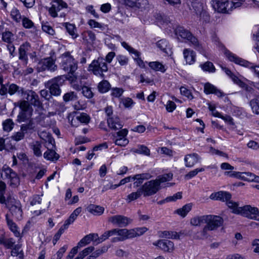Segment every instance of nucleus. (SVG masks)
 I'll return each instance as SVG.
<instances>
[{
	"mask_svg": "<svg viewBox=\"0 0 259 259\" xmlns=\"http://www.w3.org/2000/svg\"><path fill=\"white\" fill-rule=\"evenodd\" d=\"M231 196V195H210V198L225 202L226 205L232 209L233 213L259 222V210L257 207H252L249 205L239 207L238 202L233 201Z\"/></svg>",
	"mask_w": 259,
	"mask_h": 259,
	"instance_id": "obj_1",
	"label": "nucleus"
},
{
	"mask_svg": "<svg viewBox=\"0 0 259 259\" xmlns=\"http://www.w3.org/2000/svg\"><path fill=\"white\" fill-rule=\"evenodd\" d=\"M224 219L220 215L208 214L205 215V226L203 227L201 234L203 238L208 237V231H217L220 227L223 226Z\"/></svg>",
	"mask_w": 259,
	"mask_h": 259,
	"instance_id": "obj_2",
	"label": "nucleus"
},
{
	"mask_svg": "<svg viewBox=\"0 0 259 259\" xmlns=\"http://www.w3.org/2000/svg\"><path fill=\"white\" fill-rule=\"evenodd\" d=\"M60 59H61L60 67L64 71L73 74L76 71L77 68V63L69 52H65L62 54Z\"/></svg>",
	"mask_w": 259,
	"mask_h": 259,
	"instance_id": "obj_3",
	"label": "nucleus"
},
{
	"mask_svg": "<svg viewBox=\"0 0 259 259\" xmlns=\"http://www.w3.org/2000/svg\"><path fill=\"white\" fill-rule=\"evenodd\" d=\"M89 71H91L94 74L103 78L104 73L108 71V66L105 60L103 58H98L97 60L93 61L89 65Z\"/></svg>",
	"mask_w": 259,
	"mask_h": 259,
	"instance_id": "obj_4",
	"label": "nucleus"
},
{
	"mask_svg": "<svg viewBox=\"0 0 259 259\" xmlns=\"http://www.w3.org/2000/svg\"><path fill=\"white\" fill-rule=\"evenodd\" d=\"M225 54L230 61L241 66L250 68L254 72L255 75L259 78V66H253L250 62L238 57L228 50L225 51Z\"/></svg>",
	"mask_w": 259,
	"mask_h": 259,
	"instance_id": "obj_5",
	"label": "nucleus"
},
{
	"mask_svg": "<svg viewBox=\"0 0 259 259\" xmlns=\"http://www.w3.org/2000/svg\"><path fill=\"white\" fill-rule=\"evenodd\" d=\"M56 57L53 56L40 60L38 63L37 69L38 71H44L46 70L54 72L57 69V65L55 64Z\"/></svg>",
	"mask_w": 259,
	"mask_h": 259,
	"instance_id": "obj_6",
	"label": "nucleus"
},
{
	"mask_svg": "<svg viewBox=\"0 0 259 259\" xmlns=\"http://www.w3.org/2000/svg\"><path fill=\"white\" fill-rule=\"evenodd\" d=\"M64 76H58L48 82L47 84L52 95L54 96H59L60 95L61 91L60 86L64 83Z\"/></svg>",
	"mask_w": 259,
	"mask_h": 259,
	"instance_id": "obj_7",
	"label": "nucleus"
},
{
	"mask_svg": "<svg viewBox=\"0 0 259 259\" xmlns=\"http://www.w3.org/2000/svg\"><path fill=\"white\" fill-rule=\"evenodd\" d=\"M21 96L23 97L25 100L28 101L32 105L37 107L41 105L42 104L39 100V97L34 91L30 90H25L24 89V90H21Z\"/></svg>",
	"mask_w": 259,
	"mask_h": 259,
	"instance_id": "obj_8",
	"label": "nucleus"
},
{
	"mask_svg": "<svg viewBox=\"0 0 259 259\" xmlns=\"http://www.w3.org/2000/svg\"><path fill=\"white\" fill-rule=\"evenodd\" d=\"M2 177L9 179L10 185L12 187H16L19 184V178L17 174L6 165L3 167Z\"/></svg>",
	"mask_w": 259,
	"mask_h": 259,
	"instance_id": "obj_9",
	"label": "nucleus"
},
{
	"mask_svg": "<svg viewBox=\"0 0 259 259\" xmlns=\"http://www.w3.org/2000/svg\"><path fill=\"white\" fill-rule=\"evenodd\" d=\"M213 8L219 13H229L232 11L229 0H215L212 1Z\"/></svg>",
	"mask_w": 259,
	"mask_h": 259,
	"instance_id": "obj_10",
	"label": "nucleus"
},
{
	"mask_svg": "<svg viewBox=\"0 0 259 259\" xmlns=\"http://www.w3.org/2000/svg\"><path fill=\"white\" fill-rule=\"evenodd\" d=\"M31 104L25 100L21 101L19 103V107L22 110V112L18 115V121L24 122L26 119V112L28 113L29 116H31L33 111V109Z\"/></svg>",
	"mask_w": 259,
	"mask_h": 259,
	"instance_id": "obj_11",
	"label": "nucleus"
},
{
	"mask_svg": "<svg viewBox=\"0 0 259 259\" xmlns=\"http://www.w3.org/2000/svg\"><path fill=\"white\" fill-rule=\"evenodd\" d=\"M132 219L122 215H115L108 218V221L120 227H124L132 222Z\"/></svg>",
	"mask_w": 259,
	"mask_h": 259,
	"instance_id": "obj_12",
	"label": "nucleus"
},
{
	"mask_svg": "<svg viewBox=\"0 0 259 259\" xmlns=\"http://www.w3.org/2000/svg\"><path fill=\"white\" fill-rule=\"evenodd\" d=\"M67 4L63 0H52L51 7L49 9V14L54 18L58 16L57 12L63 8H67Z\"/></svg>",
	"mask_w": 259,
	"mask_h": 259,
	"instance_id": "obj_13",
	"label": "nucleus"
},
{
	"mask_svg": "<svg viewBox=\"0 0 259 259\" xmlns=\"http://www.w3.org/2000/svg\"><path fill=\"white\" fill-rule=\"evenodd\" d=\"M90 116L85 113H75L70 121L71 124L73 126H77L78 123L88 124L90 121Z\"/></svg>",
	"mask_w": 259,
	"mask_h": 259,
	"instance_id": "obj_14",
	"label": "nucleus"
},
{
	"mask_svg": "<svg viewBox=\"0 0 259 259\" xmlns=\"http://www.w3.org/2000/svg\"><path fill=\"white\" fill-rule=\"evenodd\" d=\"M159 183L156 180L146 182L142 187L143 192L148 194H155L160 189Z\"/></svg>",
	"mask_w": 259,
	"mask_h": 259,
	"instance_id": "obj_15",
	"label": "nucleus"
},
{
	"mask_svg": "<svg viewBox=\"0 0 259 259\" xmlns=\"http://www.w3.org/2000/svg\"><path fill=\"white\" fill-rule=\"evenodd\" d=\"M153 245L166 252H172L175 249L174 242L169 240H159L153 243Z\"/></svg>",
	"mask_w": 259,
	"mask_h": 259,
	"instance_id": "obj_16",
	"label": "nucleus"
},
{
	"mask_svg": "<svg viewBox=\"0 0 259 259\" xmlns=\"http://www.w3.org/2000/svg\"><path fill=\"white\" fill-rule=\"evenodd\" d=\"M122 46L126 49L130 53L133 54L135 56V60L137 62L138 65L141 68L145 67L144 61L140 57V53L134 49V48L128 45L125 42L123 41L121 43Z\"/></svg>",
	"mask_w": 259,
	"mask_h": 259,
	"instance_id": "obj_17",
	"label": "nucleus"
},
{
	"mask_svg": "<svg viewBox=\"0 0 259 259\" xmlns=\"http://www.w3.org/2000/svg\"><path fill=\"white\" fill-rule=\"evenodd\" d=\"M107 123L109 127L115 131L120 130L123 126L122 122L117 116H113L108 118Z\"/></svg>",
	"mask_w": 259,
	"mask_h": 259,
	"instance_id": "obj_18",
	"label": "nucleus"
},
{
	"mask_svg": "<svg viewBox=\"0 0 259 259\" xmlns=\"http://www.w3.org/2000/svg\"><path fill=\"white\" fill-rule=\"evenodd\" d=\"M112 231L113 236H117L112 239V242L123 241L126 240V229H113Z\"/></svg>",
	"mask_w": 259,
	"mask_h": 259,
	"instance_id": "obj_19",
	"label": "nucleus"
},
{
	"mask_svg": "<svg viewBox=\"0 0 259 259\" xmlns=\"http://www.w3.org/2000/svg\"><path fill=\"white\" fill-rule=\"evenodd\" d=\"M200 158L197 154L192 153L185 156L184 161L186 167H192L198 162Z\"/></svg>",
	"mask_w": 259,
	"mask_h": 259,
	"instance_id": "obj_20",
	"label": "nucleus"
},
{
	"mask_svg": "<svg viewBox=\"0 0 259 259\" xmlns=\"http://www.w3.org/2000/svg\"><path fill=\"white\" fill-rule=\"evenodd\" d=\"M82 43L85 45H92L96 40L95 34L91 31H84L82 33Z\"/></svg>",
	"mask_w": 259,
	"mask_h": 259,
	"instance_id": "obj_21",
	"label": "nucleus"
},
{
	"mask_svg": "<svg viewBox=\"0 0 259 259\" xmlns=\"http://www.w3.org/2000/svg\"><path fill=\"white\" fill-rule=\"evenodd\" d=\"M0 202L2 204H5L9 209L12 206L16 205V203L20 202L16 200L12 195H0Z\"/></svg>",
	"mask_w": 259,
	"mask_h": 259,
	"instance_id": "obj_22",
	"label": "nucleus"
},
{
	"mask_svg": "<svg viewBox=\"0 0 259 259\" xmlns=\"http://www.w3.org/2000/svg\"><path fill=\"white\" fill-rule=\"evenodd\" d=\"M30 48L28 43H25L21 45L19 49V59L23 61L25 63H27L28 57L27 52Z\"/></svg>",
	"mask_w": 259,
	"mask_h": 259,
	"instance_id": "obj_23",
	"label": "nucleus"
},
{
	"mask_svg": "<svg viewBox=\"0 0 259 259\" xmlns=\"http://www.w3.org/2000/svg\"><path fill=\"white\" fill-rule=\"evenodd\" d=\"M126 5L132 7L137 8H143L148 3L147 0H124Z\"/></svg>",
	"mask_w": 259,
	"mask_h": 259,
	"instance_id": "obj_24",
	"label": "nucleus"
},
{
	"mask_svg": "<svg viewBox=\"0 0 259 259\" xmlns=\"http://www.w3.org/2000/svg\"><path fill=\"white\" fill-rule=\"evenodd\" d=\"M204 91L206 94H214L219 97H222L224 95L220 90L217 89L216 87L209 82H207L204 84Z\"/></svg>",
	"mask_w": 259,
	"mask_h": 259,
	"instance_id": "obj_25",
	"label": "nucleus"
},
{
	"mask_svg": "<svg viewBox=\"0 0 259 259\" xmlns=\"http://www.w3.org/2000/svg\"><path fill=\"white\" fill-rule=\"evenodd\" d=\"M20 131L25 135L32 133L35 131V125L33 121L30 119L27 123L22 124L20 126Z\"/></svg>",
	"mask_w": 259,
	"mask_h": 259,
	"instance_id": "obj_26",
	"label": "nucleus"
},
{
	"mask_svg": "<svg viewBox=\"0 0 259 259\" xmlns=\"http://www.w3.org/2000/svg\"><path fill=\"white\" fill-rule=\"evenodd\" d=\"M82 208L80 207H79L75 209L73 212L70 214L69 218L66 220L63 225L64 228H68L69 226L72 224L74 221L76 219L77 216L79 214V213L81 212Z\"/></svg>",
	"mask_w": 259,
	"mask_h": 259,
	"instance_id": "obj_27",
	"label": "nucleus"
},
{
	"mask_svg": "<svg viewBox=\"0 0 259 259\" xmlns=\"http://www.w3.org/2000/svg\"><path fill=\"white\" fill-rule=\"evenodd\" d=\"M183 55L187 64L191 65L194 63L196 55L193 50L189 49H185L183 51Z\"/></svg>",
	"mask_w": 259,
	"mask_h": 259,
	"instance_id": "obj_28",
	"label": "nucleus"
},
{
	"mask_svg": "<svg viewBox=\"0 0 259 259\" xmlns=\"http://www.w3.org/2000/svg\"><path fill=\"white\" fill-rule=\"evenodd\" d=\"M12 215L17 220H21L22 217V210L20 202L16 203V205L12 206L9 209Z\"/></svg>",
	"mask_w": 259,
	"mask_h": 259,
	"instance_id": "obj_29",
	"label": "nucleus"
},
{
	"mask_svg": "<svg viewBox=\"0 0 259 259\" xmlns=\"http://www.w3.org/2000/svg\"><path fill=\"white\" fill-rule=\"evenodd\" d=\"M44 157L48 160L55 162L57 161L60 156L55 150L48 149L44 154Z\"/></svg>",
	"mask_w": 259,
	"mask_h": 259,
	"instance_id": "obj_30",
	"label": "nucleus"
},
{
	"mask_svg": "<svg viewBox=\"0 0 259 259\" xmlns=\"http://www.w3.org/2000/svg\"><path fill=\"white\" fill-rule=\"evenodd\" d=\"M152 177V176L149 173H143L137 174L132 177L133 180H136L135 184L138 186L142 184L144 180H149Z\"/></svg>",
	"mask_w": 259,
	"mask_h": 259,
	"instance_id": "obj_31",
	"label": "nucleus"
},
{
	"mask_svg": "<svg viewBox=\"0 0 259 259\" xmlns=\"http://www.w3.org/2000/svg\"><path fill=\"white\" fill-rule=\"evenodd\" d=\"M175 33L178 37L188 39L192 34L189 31L182 27H178L175 30Z\"/></svg>",
	"mask_w": 259,
	"mask_h": 259,
	"instance_id": "obj_32",
	"label": "nucleus"
},
{
	"mask_svg": "<svg viewBox=\"0 0 259 259\" xmlns=\"http://www.w3.org/2000/svg\"><path fill=\"white\" fill-rule=\"evenodd\" d=\"M148 65L151 69L155 71H160L164 73L166 71L164 66L161 63L158 61L150 62L148 63Z\"/></svg>",
	"mask_w": 259,
	"mask_h": 259,
	"instance_id": "obj_33",
	"label": "nucleus"
},
{
	"mask_svg": "<svg viewBox=\"0 0 259 259\" xmlns=\"http://www.w3.org/2000/svg\"><path fill=\"white\" fill-rule=\"evenodd\" d=\"M87 210L94 215H99L104 212V208L94 204H91L87 207Z\"/></svg>",
	"mask_w": 259,
	"mask_h": 259,
	"instance_id": "obj_34",
	"label": "nucleus"
},
{
	"mask_svg": "<svg viewBox=\"0 0 259 259\" xmlns=\"http://www.w3.org/2000/svg\"><path fill=\"white\" fill-rule=\"evenodd\" d=\"M189 40L193 46V47L201 53H203L204 50L201 44L199 42L198 39L194 36L192 34H191L190 37L187 39Z\"/></svg>",
	"mask_w": 259,
	"mask_h": 259,
	"instance_id": "obj_35",
	"label": "nucleus"
},
{
	"mask_svg": "<svg viewBox=\"0 0 259 259\" xmlns=\"http://www.w3.org/2000/svg\"><path fill=\"white\" fill-rule=\"evenodd\" d=\"M10 139L9 138H0V151L3 150H9L13 148L12 145L10 143Z\"/></svg>",
	"mask_w": 259,
	"mask_h": 259,
	"instance_id": "obj_36",
	"label": "nucleus"
},
{
	"mask_svg": "<svg viewBox=\"0 0 259 259\" xmlns=\"http://www.w3.org/2000/svg\"><path fill=\"white\" fill-rule=\"evenodd\" d=\"M6 220L7 224L11 231L13 232L15 236L19 237L20 232L18 230V227L16 224L14 222H13L12 220L8 218V214L6 215Z\"/></svg>",
	"mask_w": 259,
	"mask_h": 259,
	"instance_id": "obj_37",
	"label": "nucleus"
},
{
	"mask_svg": "<svg viewBox=\"0 0 259 259\" xmlns=\"http://www.w3.org/2000/svg\"><path fill=\"white\" fill-rule=\"evenodd\" d=\"M191 204H187L183 206L182 208L175 210V213H177L184 218L190 211V210L191 209Z\"/></svg>",
	"mask_w": 259,
	"mask_h": 259,
	"instance_id": "obj_38",
	"label": "nucleus"
},
{
	"mask_svg": "<svg viewBox=\"0 0 259 259\" xmlns=\"http://www.w3.org/2000/svg\"><path fill=\"white\" fill-rule=\"evenodd\" d=\"M24 90V88H21L14 83H11L8 85V94L10 95H13L17 93L20 96L21 95V90Z\"/></svg>",
	"mask_w": 259,
	"mask_h": 259,
	"instance_id": "obj_39",
	"label": "nucleus"
},
{
	"mask_svg": "<svg viewBox=\"0 0 259 259\" xmlns=\"http://www.w3.org/2000/svg\"><path fill=\"white\" fill-rule=\"evenodd\" d=\"M250 106L252 111L256 114H259V95L256 96L250 101Z\"/></svg>",
	"mask_w": 259,
	"mask_h": 259,
	"instance_id": "obj_40",
	"label": "nucleus"
},
{
	"mask_svg": "<svg viewBox=\"0 0 259 259\" xmlns=\"http://www.w3.org/2000/svg\"><path fill=\"white\" fill-rule=\"evenodd\" d=\"M14 125L13 120L10 118L6 119L2 123L3 130L6 132H11L13 129Z\"/></svg>",
	"mask_w": 259,
	"mask_h": 259,
	"instance_id": "obj_41",
	"label": "nucleus"
},
{
	"mask_svg": "<svg viewBox=\"0 0 259 259\" xmlns=\"http://www.w3.org/2000/svg\"><path fill=\"white\" fill-rule=\"evenodd\" d=\"M110 87V84L106 80H103L101 81L98 86L99 91L102 93H104L108 92Z\"/></svg>",
	"mask_w": 259,
	"mask_h": 259,
	"instance_id": "obj_42",
	"label": "nucleus"
},
{
	"mask_svg": "<svg viewBox=\"0 0 259 259\" xmlns=\"http://www.w3.org/2000/svg\"><path fill=\"white\" fill-rule=\"evenodd\" d=\"M2 40L8 44H12L15 40L13 34L10 31H5L2 33Z\"/></svg>",
	"mask_w": 259,
	"mask_h": 259,
	"instance_id": "obj_43",
	"label": "nucleus"
},
{
	"mask_svg": "<svg viewBox=\"0 0 259 259\" xmlns=\"http://www.w3.org/2000/svg\"><path fill=\"white\" fill-rule=\"evenodd\" d=\"M67 31L69 33V34L72 36V38H75L77 37L78 35L75 32L76 28L74 25L69 23H65L64 24Z\"/></svg>",
	"mask_w": 259,
	"mask_h": 259,
	"instance_id": "obj_44",
	"label": "nucleus"
},
{
	"mask_svg": "<svg viewBox=\"0 0 259 259\" xmlns=\"http://www.w3.org/2000/svg\"><path fill=\"white\" fill-rule=\"evenodd\" d=\"M21 247L20 244L15 245L11 252V255L13 256H19V259H23V252L22 250H19Z\"/></svg>",
	"mask_w": 259,
	"mask_h": 259,
	"instance_id": "obj_45",
	"label": "nucleus"
},
{
	"mask_svg": "<svg viewBox=\"0 0 259 259\" xmlns=\"http://www.w3.org/2000/svg\"><path fill=\"white\" fill-rule=\"evenodd\" d=\"M200 67L204 71L212 73L215 71V68L213 64L209 61H207L203 64H200Z\"/></svg>",
	"mask_w": 259,
	"mask_h": 259,
	"instance_id": "obj_46",
	"label": "nucleus"
},
{
	"mask_svg": "<svg viewBox=\"0 0 259 259\" xmlns=\"http://www.w3.org/2000/svg\"><path fill=\"white\" fill-rule=\"evenodd\" d=\"M205 215L200 217L193 218L191 220V224L193 226H198L201 224H205Z\"/></svg>",
	"mask_w": 259,
	"mask_h": 259,
	"instance_id": "obj_47",
	"label": "nucleus"
},
{
	"mask_svg": "<svg viewBox=\"0 0 259 259\" xmlns=\"http://www.w3.org/2000/svg\"><path fill=\"white\" fill-rule=\"evenodd\" d=\"M1 244L4 245L7 248H12L15 242L14 239L12 238H1L0 239Z\"/></svg>",
	"mask_w": 259,
	"mask_h": 259,
	"instance_id": "obj_48",
	"label": "nucleus"
},
{
	"mask_svg": "<svg viewBox=\"0 0 259 259\" xmlns=\"http://www.w3.org/2000/svg\"><path fill=\"white\" fill-rule=\"evenodd\" d=\"M172 174L171 173L164 174L162 176H159L156 179V181H157L159 183V186H160V184L169 181L172 179Z\"/></svg>",
	"mask_w": 259,
	"mask_h": 259,
	"instance_id": "obj_49",
	"label": "nucleus"
},
{
	"mask_svg": "<svg viewBox=\"0 0 259 259\" xmlns=\"http://www.w3.org/2000/svg\"><path fill=\"white\" fill-rule=\"evenodd\" d=\"M11 16L13 19L17 22H20L22 19V16L19 11L15 7L11 11Z\"/></svg>",
	"mask_w": 259,
	"mask_h": 259,
	"instance_id": "obj_50",
	"label": "nucleus"
},
{
	"mask_svg": "<svg viewBox=\"0 0 259 259\" xmlns=\"http://www.w3.org/2000/svg\"><path fill=\"white\" fill-rule=\"evenodd\" d=\"M95 248L94 246H91L80 252L77 256L80 259H83L85 256L89 255L90 253L92 252Z\"/></svg>",
	"mask_w": 259,
	"mask_h": 259,
	"instance_id": "obj_51",
	"label": "nucleus"
},
{
	"mask_svg": "<svg viewBox=\"0 0 259 259\" xmlns=\"http://www.w3.org/2000/svg\"><path fill=\"white\" fill-rule=\"evenodd\" d=\"M182 198V195H174L166 197L165 199H164L161 201H158L157 203L158 204L161 205L166 202H171V201H175L177 199H180Z\"/></svg>",
	"mask_w": 259,
	"mask_h": 259,
	"instance_id": "obj_52",
	"label": "nucleus"
},
{
	"mask_svg": "<svg viewBox=\"0 0 259 259\" xmlns=\"http://www.w3.org/2000/svg\"><path fill=\"white\" fill-rule=\"evenodd\" d=\"M113 141L115 145L119 146H125L129 142L126 138H113Z\"/></svg>",
	"mask_w": 259,
	"mask_h": 259,
	"instance_id": "obj_53",
	"label": "nucleus"
},
{
	"mask_svg": "<svg viewBox=\"0 0 259 259\" xmlns=\"http://www.w3.org/2000/svg\"><path fill=\"white\" fill-rule=\"evenodd\" d=\"M91 241L92 240L89 235H87L80 240V241L78 243L77 245L76 246L78 248L82 247L89 244Z\"/></svg>",
	"mask_w": 259,
	"mask_h": 259,
	"instance_id": "obj_54",
	"label": "nucleus"
},
{
	"mask_svg": "<svg viewBox=\"0 0 259 259\" xmlns=\"http://www.w3.org/2000/svg\"><path fill=\"white\" fill-rule=\"evenodd\" d=\"M135 152L139 154H144L147 156L150 155V150L144 145H140L135 150Z\"/></svg>",
	"mask_w": 259,
	"mask_h": 259,
	"instance_id": "obj_55",
	"label": "nucleus"
},
{
	"mask_svg": "<svg viewBox=\"0 0 259 259\" xmlns=\"http://www.w3.org/2000/svg\"><path fill=\"white\" fill-rule=\"evenodd\" d=\"M65 200L68 205H71L77 203L79 198L77 195H74L73 197L72 195H66Z\"/></svg>",
	"mask_w": 259,
	"mask_h": 259,
	"instance_id": "obj_56",
	"label": "nucleus"
},
{
	"mask_svg": "<svg viewBox=\"0 0 259 259\" xmlns=\"http://www.w3.org/2000/svg\"><path fill=\"white\" fill-rule=\"evenodd\" d=\"M76 99L77 95L73 92L67 93L63 96V100L66 102Z\"/></svg>",
	"mask_w": 259,
	"mask_h": 259,
	"instance_id": "obj_57",
	"label": "nucleus"
},
{
	"mask_svg": "<svg viewBox=\"0 0 259 259\" xmlns=\"http://www.w3.org/2000/svg\"><path fill=\"white\" fill-rule=\"evenodd\" d=\"M25 134L20 130L19 131L14 133L11 137V138L16 142H18L23 140Z\"/></svg>",
	"mask_w": 259,
	"mask_h": 259,
	"instance_id": "obj_58",
	"label": "nucleus"
},
{
	"mask_svg": "<svg viewBox=\"0 0 259 259\" xmlns=\"http://www.w3.org/2000/svg\"><path fill=\"white\" fill-rule=\"evenodd\" d=\"M204 170V168H203L195 169L193 170L190 171L187 175H186L185 178L186 179L189 180L195 176L199 172H202Z\"/></svg>",
	"mask_w": 259,
	"mask_h": 259,
	"instance_id": "obj_59",
	"label": "nucleus"
},
{
	"mask_svg": "<svg viewBox=\"0 0 259 259\" xmlns=\"http://www.w3.org/2000/svg\"><path fill=\"white\" fill-rule=\"evenodd\" d=\"M128 133L127 129H122L112 135L113 138H126Z\"/></svg>",
	"mask_w": 259,
	"mask_h": 259,
	"instance_id": "obj_60",
	"label": "nucleus"
},
{
	"mask_svg": "<svg viewBox=\"0 0 259 259\" xmlns=\"http://www.w3.org/2000/svg\"><path fill=\"white\" fill-rule=\"evenodd\" d=\"M246 0H231L230 2V6L232 7V11L241 7Z\"/></svg>",
	"mask_w": 259,
	"mask_h": 259,
	"instance_id": "obj_61",
	"label": "nucleus"
},
{
	"mask_svg": "<svg viewBox=\"0 0 259 259\" xmlns=\"http://www.w3.org/2000/svg\"><path fill=\"white\" fill-rule=\"evenodd\" d=\"M157 46L163 52H166V50L168 47V43L166 40L161 39L157 42Z\"/></svg>",
	"mask_w": 259,
	"mask_h": 259,
	"instance_id": "obj_62",
	"label": "nucleus"
},
{
	"mask_svg": "<svg viewBox=\"0 0 259 259\" xmlns=\"http://www.w3.org/2000/svg\"><path fill=\"white\" fill-rule=\"evenodd\" d=\"M123 93V90L121 88H115L111 90V95L115 98L120 97Z\"/></svg>",
	"mask_w": 259,
	"mask_h": 259,
	"instance_id": "obj_63",
	"label": "nucleus"
},
{
	"mask_svg": "<svg viewBox=\"0 0 259 259\" xmlns=\"http://www.w3.org/2000/svg\"><path fill=\"white\" fill-rule=\"evenodd\" d=\"M82 93L84 96L89 99L92 98L93 96V93L91 89L86 86L82 87Z\"/></svg>",
	"mask_w": 259,
	"mask_h": 259,
	"instance_id": "obj_64",
	"label": "nucleus"
}]
</instances>
